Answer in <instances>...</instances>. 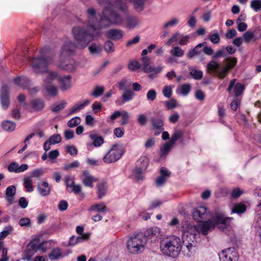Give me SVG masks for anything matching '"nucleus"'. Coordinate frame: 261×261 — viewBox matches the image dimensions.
<instances>
[{
  "instance_id": "1",
  "label": "nucleus",
  "mask_w": 261,
  "mask_h": 261,
  "mask_svg": "<svg viewBox=\"0 0 261 261\" xmlns=\"http://www.w3.org/2000/svg\"><path fill=\"white\" fill-rule=\"evenodd\" d=\"M126 8L125 5L118 1L114 5H109L103 7L102 12L97 16L95 9L89 8L87 10L88 24L92 32L90 33V31L85 28H73L72 34L77 43V46L84 48L93 40L94 36H98L101 34V29L121 24L123 18L118 11H125Z\"/></svg>"
},
{
  "instance_id": "2",
  "label": "nucleus",
  "mask_w": 261,
  "mask_h": 261,
  "mask_svg": "<svg viewBox=\"0 0 261 261\" xmlns=\"http://www.w3.org/2000/svg\"><path fill=\"white\" fill-rule=\"evenodd\" d=\"M54 54L49 47L45 46L39 51V55L33 58H29V62L33 71L36 73H45L43 76L44 85L50 84L59 77L56 71H48V66L53 61Z\"/></svg>"
},
{
  "instance_id": "3",
  "label": "nucleus",
  "mask_w": 261,
  "mask_h": 261,
  "mask_svg": "<svg viewBox=\"0 0 261 261\" xmlns=\"http://www.w3.org/2000/svg\"><path fill=\"white\" fill-rule=\"evenodd\" d=\"M221 57H226V52L224 49L218 50L213 56V60L206 65V71L210 73H214L219 79H223L227 74L229 71L236 65L237 59L235 58H226V64L221 69H219L220 64L215 59Z\"/></svg>"
},
{
  "instance_id": "4",
  "label": "nucleus",
  "mask_w": 261,
  "mask_h": 261,
  "mask_svg": "<svg viewBox=\"0 0 261 261\" xmlns=\"http://www.w3.org/2000/svg\"><path fill=\"white\" fill-rule=\"evenodd\" d=\"M76 48H80L77 46V42L76 44L71 41H66L64 43L60 56L61 62L59 66L60 68L68 72H72L76 69L77 65L75 61L67 58L74 53Z\"/></svg>"
},
{
  "instance_id": "5",
  "label": "nucleus",
  "mask_w": 261,
  "mask_h": 261,
  "mask_svg": "<svg viewBox=\"0 0 261 261\" xmlns=\"http://www.w3.org/2000/svg\"><path fill=\"white\" fill-rule=\"evenodd\" d=\"M181 244L182 241L179 237L172 236L161 240L160 248L164 255L175 258L181 250Z\"/></svg>"
},
{
  "instance_id": "6",
  "label": "nucleus",
  "mask_w": 261,
  "mask_h": 261,
  "mask_svg": "<svg viewBox=\"0 0 261 261\" xmlns=\"http://www.w3.org/2000/svg\"><path fill=\"white\" fill-rule=\"evenodd\" d=\"M198 232L194 228L190 230L183 231L181 250L184 255L187 257H191L195 251V242H197Z\"/></svg>"
},
{
  "instance_id": "7",
  "label": "nucleus",
  "mask_w": 261,
  "mask_h": 261,
  "mask_svg": "<svg viewBox=\"0 0 261 261\" xmlns=\"http://www.w3.org/2000/svg\"><path fill=\"white\" fill-rule=\"evenodd\" d=\"M147 240L143 233H140L129 238L127 242V249L131 253L137 254L143 251Z\"/></svg>"
},
{
  "instance_id": "8",
  "label": "nucleus",
  "mask_w": 261,
  "mask_h": 261,
  "mask_svg": "<svg viewBox=\"0 0 261 261\" xmlns=\"http://www.w3.org/2000/svg\"><path fill=\"white\" fill-rule=\"evenodd\" d=\"M124 154L122 146L118 144L112 146L110 150L104 155L103 160L106 163H113L117 162Z\"/></svg>"
},
{
  "instance_id": "9",
  "label": "nucleus",
  "mask_w": 261,
  "mask_h": 261,
  "mask_svg": "<svg viewBox=\"0 0 261 261\" xmlns=\"http://www.w3.org/2000/svg\"><path fill=\"white\" fill-rule=\"evenodd\" d=\"M232 219V217H226L222 214L217 213L210 220L214 224V228L217 226L219 229H224L229 225Z\"/></svg>"
},
{
  "instance_id": "10",
  "label": "nucleus",
  "mask_w": 261,
  "mask_h": 261,
  "mask_svg": "<svg viewBox=\"0 0 261 261\" xmlns=\"http://www.w3.org/2000/svg\"><path fill=\"white\" fill-rule=\"evenodd\" d=\"M232 219V217H226L222 214L217 213L210 220L214 224V228L217 226L219 229H224L229 225Z\"/></svg>"
},
{
  "instance_id": "11",
  "label": "nucleus",
  "mask_w": 261,
  "mask_h": 261,
  "mask_svg": "<svg viewBox=\"0 0 261 261\" xmlns=\"http://www.w3.org/2000/svg\"><path fill=\"white\" fill-rule=\"evenodd\" d=\"M220 261H238V254L234 247L223 250L219 254Z\"/></svg>"
},
{
  "instance_id": "12",
  "label": "nucleus",
  "mask_w": 261,
  "mask_h": 261,
  "mask_svg": "<svg viewBox=\"0 0 261 261\" xmlns=\"http://www.w3.org/2000/svg\"><path fill=\"white\" fill-rule=\"evenodd\" d=\"M141 20L138 16L135 15H127L123 20L124 26L128 30H134L140 26ZM121 25V24L120 25Z\"/></svg>"
},
{
  "instance_id": "13",
  "label": "nucleus",
  "mask_w": 261,
  "mask_h": 261,
  "mask_svg": "<svg viewBox=\"0 0 261 261\" xmlns=\"http://www.w3.org/2000/svg\"><path fill=\"white\" fill-rule=\"evenodd\" d=\"M14 83L15 85L22 89H27L31 90L30 91L31 94L35 93L38 91L37 87L30 88L31 81L27 77L18 76L14 79Z\"/></svg>"
},
{
  "instance_id": "14",
  "label": "nucleus",
  "mask_w": 261,
  "mask_h": 261,
  "mask_svg": "<svg viewBox=\"0 0 261 261\" xmlns=\"http://www.w3.org/2000/svg\"><path fill=\"white\" fill-rule=\"evenodd\" d=\"M41 246V243L31 242L27 245L26 249L24 251V256L23 257V259H26L28 261L31 260L32 256L37 252L39 250H40Z\"/></svg>"
},
{
  "instance_id": "15",
  "label": "nucleus",
  "mask_w": 261,
  "mask_h": 261,
  "mask_svg": "<svg viewBox=\"0 0 261 261\" xmlns=\"http://www.w3.org/2000/svg\"><path fill=\"white\" fill-rule=\"evenodd\" d=\"M236 79H233L230 81L227 91L230 94H233L235 97L237 98L243 93L245 85L240 83H236Z\"/></svg>"
},
{
  "instance_id": "16",
  "label": "nucleus",
  "mask_w": 261,
  "mask_h": 261,
  "mask_svg": "<svg viewBox=\"0 0 261 261\" xmlns=\"http://www.w3.org/2000/svg\"><path fill=\"white\" fill-rule=\"evenodd\" d=\"M144 163L143 167H136L133 171V175L137 180H143V174L146 170L149 165V160L147 158H143L140 161Z\"/></svg>"
},
{
  "instance_id": "17",
  "label": "nucleus",
  "mask_w": 261,
  "mask_h": 261,
  "mask_svg": "<svg viewBox=\"0 0 261 261\" xmlns=\"http://www.w3.org/2000/svg\"><path fill=\"white\" fill-rule=\"evenodd\" d=\"M208 215V211L207 208L204 206H200L195 208L193 212L194 219L197 222H202L207 218Z\"/></svg>"
},
{
  "instance_id": "18",
  "label": "nucleus",
  "mask_w": 261,
  "mask_h": 261,
  "mask_svg": "<svg viewBox=\"0 0 261 261\" xmlns=\"http://www.w3.org/2000/svg\"><path fill=\"white\" fill-rule=\"evenodd\" d=\"M0 99L2 106L5 110H7L9 106V90L6 85H4L0 91Z\"/></svg>"
},
{
  "instance_id": "19",
  "label": "nucleus",
  "mask_w": 261,
  "mask_h": 261,
  "mask_svg": "<svg viewBox=\"0 0 261 261\" xmlns=\"http://www.w3.org/2000/svg\"><path fill=\"white\" fill-rule=\"evenodd\" d=\"M71 79L70 75H62L58 77L59 87L62 91H66L71 88Z\"/></svg>"
},
{
  "instance_id": "20",
  "label": "nucleus",
  "mask_w": 261,
  "mask_h": 261,
  "mask_svg": "<svg viewBox=\"0 0 261 261\" xmlns=\"http://www.w3.org/2000/svg\"><path fill=\"white\" fill-rule=\"evenodd\" d=\"M80 178L85 186L91 188L94 187V182L97 181V178L92 176L88 170H84Z\"/></svg>"
},
{
  "instance_id": "21",
  "label": "nucleus",
  "mask_w": 261,
  "mask_h": 261,
  "mask_svg": "<svg viewBox=\"0 0 261 261\" xmlns=\"http://www.w3.org/2000/svg\"><path fill=\"white\" fill-rule=\"evenodd\" d=\"M194 228L196 231H197L198 234L197 236V239L199 237V232H201L203 235L205 236L208 233V230L214 228V224L210 220L208 221H205L201 225L199 226L198 229H196L195 226L190 227L188 228L186 230H190L191 228Z\"/></svg>"
},
{
  "instance_id": "22",
  "label": "nucleus",
  "mask_w": 261,
  "mask_h": 261,
  "mask_svg": "<svg viewBox=\"0 0 261 261\" xmlns=\"http://www.w3.org/2000/svg\"><path fill=\"white\" fill-rule=\"evenodd\" d=\"M184 134V132L183 130L175 128L169 142L174 145L177 141H179V143L181 145H185L183 139Z\"/></svg>"
},
{
  "instance_id": "23",
  "label": "nucleus",
  "mask_w": 261,
  "mask_h": 261,
  "mask_svg": "<svg viewBox=\"0 0 261 261\" xmlns=\"http://www.w3.org/2000/svg\"><path fill=\"white\" fill-rule=\"evenodd\" d=\"M160 176L155 180V184L158 187L163 186L171 174L170 171L165 167H161L160 169Z\"/></svg>"
},
{
  "instance_id": "24",
  "label": "nucleus",
  "mask_w": 261,
  "mask_h": 261,
  "mask_svg": "<svg viewBox=\"0 0 261 261\" xmlns=\"http://www.w3.org/2000/svg\"><path fill=\"white\" fill-rule=\"evenodd\" d=\"M106 37L110 39L118 40L121 39L124 36L123 31L118 29H112L106 32Z\"/></svg>"
},
{
  "instance_id": "25",
  "label": "nucleus",
  "mask_w": 261,
  "mask_h": 261,
  "mask_svg": "<svg viewBox=\"0 0 261 261\" xmlns=\"http://www.w3.org/2000/svg\"><path fill=\"white\" fill-rule=\"evenodd\" d=\"M134 96V93L130 90H126L122 95L121 98L115 100V103L117 106H120L126 102L132 100Z\"/></svg>"
},
{
  "instance_id": "26",
  "label": "nucleus",
  "mask_w": 261,
  "mask_h": 261,
  "mask_svg": "<svg viewBox=\"0 0 261 261\" xmlns=\"http://www.w3.org/2000/svg\"><path fill=\"white\" fill-rule=\"evenodd\" d=\"M28 169L27 164H23L19 166V164L13 162L11 163L8 167V170L10 172L20 173Z\"/></svg>"
},
{
  "instance_id": "27",
  "label": "nucleus",
  "mask_w": 261,
  "mask_h": 261,
  "mask_svg": "<svg viewBox=\"0 0 261 261\" xmlns=\"http://www.w3.org/2000/svg\"><path fill=\"white\" fill-rule=\"evenodd\" d=\"M206 44L205 42L199 43L193 49L188 51L187 57L189 59H192L196 56L199 55L203 51V47Z\"/></svg>"
},
{
  "instance_id": "28",
  "label": "nucleus",
  "mask_w": 261,
  "mask_h": 261,
  "mask_svg": "<svg viewBox=\"0 0 261 261\" xmlns=\"http://www.w3.org/2000/svg\"><path fill=\"white\" fill-rule=\"evenodd\" d=\"M37 190L40 195L45 197L50 194L51 189L47 182L43 181L38 184Z\"/></svg>"
},
{
  "instance_id": "29",
  "label": "nucleus",
  "mask_w": 261,
  "mask_h": 261,
  "mask_svg": "<svg viewBox=\"0 0 261 261\" xmlns=\"http://www.w3.org/2000/svg\"><path fill=\"white\" fill-rule=\"evenodd\" d=\"M90 102L89 100L86 99L83 101L75 104L69 110L68 115H71L81 111L87 107Z\"/></svg>"
},
{
  "instance_id": "30",
  "label": "nucleus",
  "mask_w": 261,
  "mask_h": 261,
  "mask_svg": "<svg viewBox=\"0 0 261 261\" xmlns=\"http://www.w3.org/2000/svg\"><path fill=\"white\" fill-rule=\"evenodd\" d=\"M258 34L257 36L254 35V32L252 31H248L243 34V37L245 42L247 43L250 42L252 39H254V41L257 40L261 38V30H258Z\"/></svg>"
},
{
  "instance_id": "31",
  "label": "nucleus",
  "mask_w": 261,
  "mask_h": 261,
  "mask_svg": "<svg viewBox=\"0 0 261 261\" xmlns=\"http://www.w3.org/2000/svg\"><path fill=\"white\" fill-rule=\"evenodd\" d=\"M16 188L14 186H10L6 188V199L9 202L10 204L14 202V196L16 194Z\"/></svg>"
},
{
  "instance_id": "32",
  "label": "nucleus",
  "mask_w": 261,
  "mask_h": 261,
  "mask_svg": "<svg viewBox=\"0 0 261 261\" xmlns=\"http://www.w3.org/2000/svg\"><path fill=\"white\" fill-rule=\"evenodd\" d=\"M67 255L68 254L66 255H63L61 249L59 247H56L54 248L48 254V257L51 260H57L59 259L60 258Z\"/></svg>"
},
{
  "instance_id": "33",
  "label": "nucleus",
  "mask_w": 261,
  "mask_h": 261,
  "mask_svg": "<svg viewBox=\"0 0 261 261\" xmlns=\"http://www.w3.org/2000/svg\"><path fill=\"white\" fill-rule=\"evenodd\" d=\"M97 194L99 199H101L106 194L108 189L107 184L105 181L98 183L97 185Z\"/></svg>"
},
{
  "instance_id": "34",
  "label": "nucleus",
  "mask_w": 261,
  "mask_h": 261,
  "mask_svg": "<svg viewBox=\"0 0 261 261\" xmlns=\"http://www.w3.org/2000/svg\"><path fill=\"white\" fill-rule=\"evenodd\" d=\"M31 106L35 111H39L44 108L45 103L43 100L36 98L31 101Z\"/></svg>"
},
{
  "instance_id": "35",
  "label": "nucleus",
  "mask_w": 261,
  "mask_h": 261,
  "mask_svg": "<svg viewBox=\"0 0 261 261\" xmlns=\"http://www.w3.org/2000/svg\"><path fill=\"white\" fill-rule=\"evenodd\" d=\"M246 211V206L243 203H238L234 204L231 210V213L241 215L244 213Z\"/></svg>"
},
{
  "instance_id": "36",
  "label": "nucleus",
  "mask_w": 261,
  "mask_h": 261,
  "mask_svg": "<svg viewBox=\"0 0 261 261\" xmlns=\"http://www.w3.org/2000/svg\"><path fill=\"white\" fill-rule=\"evenodd\" d=\"M173 146L169 141L165 142L160 148L161 158H166Z\"/></svg>"
},
{
  "instance_id": "37",
  "label": "nucleus",
  "mask_w": 261,
  "mask_h": 261,
  "mask_svg": "<svg viewBox=\"0 0 261 261\" xmlns=\"http://www.w3.org/2000/svg\"><path fill=\"white\" fill-rule=\"evenodd\" d=\"M190 75L195 80H199L203 77V72L201 70H197L193 66H189V68Z\"/></svg>"
},
{
  "instance_id": "38",
  "label": "nucleus",
  "mask_w": 261,
  "mask_h": 261,
  "mask_svg": "<svg viewBox=\"0 0 261 261\" xmlns=\"http://www.w3.org/2000/svg\"><path fill=\"white\" fill-rule=\"evenodd\" d=\"M160 229L157 227H151L145 231L143 235L146 238H152L157 236V234L160 233Z\"/></svg>"
},
{
  "instance_id": "39",
  "label": "nucleus",
  "mask_w": 261,
  "mask_h": 261,
  "mask_svg": "<svg viewBox=\"0 0 261 261\" xmlns=\"http://www.w3.org/2000/svg\"><path fill=\"white\" fill-rule=\"evenodd\" d=\"M150 121L152 125L156 128L161 130V131L164 130L163 125L164 122L163 120L159 117H151Z\"/></svg>"
},
{
  "instance_id": "40",
  "label": "nucleus",
  "mask_w": 261,
  "mask_h": 261,
  "mask_svg": "<svg viewBox=\"0 0 261 261\" xmlns=\"http://www.w3.org/2000/svg\"><path fill=\"white\" fill-rule=\"evenodd\" d=\"M89 137L93 141V145L96 147L100 146L104 143L103 138L97 134H91Z\"/></svg>"
},
{
  "instance_id": "41",
  "label": "nucleus",
  "mask_w": 261,
  "mask_h": 261,
  "mask_svg": "<svg viewBox=\"0 0 261 261\" xmlns=\"http://www.w3.org/2000/svg\"><path fill=\"white\" fill-rule=\"evenodd\" d=\"M97 3H98L99 5H101V6H103L104 7L106 6H109V5H114L117 2H120V3H122L124 5H125V6H126V10L125 11H121V12L122 13H127V4L123 2L122 0H115V1L114 2H111V1H110V0H96Z\"/></svg>"
},
{
  "instance_id": "42",
  "label": "nucleus",
  "mask_w": 261,
  "mask_h": 261,
  "mask_svg": "<svg viewBox=\"0 0 261 261\" xmlns=\"http://www.w3.org/2000/svg\"><path fill=\"white\" fill-rule=\"evenodd\" d=\"M134 5V9L138 12H142L144 9V3L148 0H129Z\"/></svg>"
},
{
  "instance_id": "43",
  "label": "nucleus",
  "mask_w": 261,
  "mask_h": 261,
  "mask_svg": "<svg viewBox=\"0 0 261 261\" xmlns=\"http://www.w3.org/2000/svg\"><path fill=\"white\" fill-rule=\"evenodd\" d=\"M2 126L3 129L7 132H13L16 128L15 123L9 120L3 121Z\"/></svg>"
},
{
  "instance_id": "44",
  "label": "nucleus",
  "mask_w": 261,
  "mask_h": 261,
  "mask_svg": "<svg viewBox=\"0 0 261 261\" xmlns=\"http://www.w3.org/2000/svg\"><path fill=\"white\" fill-rule=\"evenodd\" d=\"M32 182L33 180L31 176L25 177L23 179V185L28 192H32L34 191Z\"/></svg>"
},
{
  "instance_id": "45",
  "label": "nucleus",
  "mask_w": 261,
  "mask_h": 261,
  "mask_svg": "<svg viewBox=\"0 0 261 261\" xmlns=\"http://www.w3.org/2000/svg\"><path fill=\"white\" fill-rule=\"evenodd\" d=\"M43 87L49 96H55L57 94L58 89L55 85L50 84L43 85Z\"/></svg>"
},
{
  "instance_id": "46",
  "label": "nucleus",
  "mask_w": 261,
  "mask_h": 261,
  "mask_svg": "<svg viewBox=\"0 0 261 261\" xmlns=\"http://www.w3.org/2000/svg\"><path fill=\"white\" fill-rule=\"evenodd\" d=\"M142 62V68L143 70L146 73H149L150 71V59L148 57H143L141 58Z\"/></svg>"
},
{
  "instance_id": "47",
  "label": "nucleus",
  "mask_w": 261,
  "mask_h": 261,
  "mask_svg": "<svg viewBox=\"0 0 261 261\" xmlns=\"http://www.w3.org/2000/svg\"><path fill=\"white\" fill-rule=\"evenodd\" d=\"M171 55L174 56L177 58L182 57L185 54L184 50L178 46L173 47L170 51Z\"/></svg>"
},
{
  "instance_id": "48",
  "label": "nucleus",
  "mask_w": 261,
  "mask_h": 261,
  "mask_svg": "<svg viewBox=\"0 0 261 261\" xmlns=\"http://www.w3.org/2000/svg\"><path fill=\"white\" fill-rule=\"evenodd\" d=\"M88 48L90 53L93 55L99 54L102 51L101 46L95 43H92Z\"/></svg>"
},
{
  "instance_id": "49",
  "label": "nucleus",
  "mask_w": 261,
  "mask_h": 261,
  "mask_svg": "<svg viewBox=\"0 0 261 261\" xmlns=\"http://www.w3.org/2000/svg\"><path fill=\"white\" fill-rule=\"evenodd\" d=\"M14 228L11 225L5 227L4 230L0 232V240L4 239L13 231Z\"/></svg>"
},
{
  "instance_id": "50",
  "label": "nucleus",
  "mask_w": 261,
  "mask_h": 261,
  "mask_svg": "<svg viewBox=\"0 0 261 261\" xmlns=\"http://www.w3.org/2000/svg\"><path fill=\"white\" fill-rule=\"evenodd\" d=\"M103 48L107 53H111L115 51L114 44L111 40H107L105 42Z\"/></svg>"
},
{
  "instance_id": "51",
  "label": "nucleus",
  "mask_w": 261,
  "mask_h": 261,
  "mask_svg": "<svg viewBox=\"0 0 261 261\" xmlns=\"http://www.w3.org/2000/svg\"><path fill=\"white\" fill-rule=\"evenodd\" d=\"M81 118L76 116L70 119L67 122V125L69 127H74L77 126L81 123Z\"/></svg>"
},
{
  "instance_id": "52",
  "label": "nucleus",
  "mask_w": 261,
  "mask_h": 261,
  "mask_svg": "<svg viewBox=\"0 0 261 261\" xmlns=\"http://www.w3.org/2000/svg\"><path fill=\"white\" fill-rule=\"evenodd\" d=\"M90 210L92 211L104 213L107 211V207L103 204H97L92 205L90 207Z\"/></svg>"
},
{
  "instance_id": "53",
  "label": "nucleus",
  "mask_w": 261,
  "mask_h": 261,
  "mask_svg": "<svg viewBox=\"0 0 261 261\" xmlns=\"http://www.w3.org/2000/svg\"><path fill=\"white\" fill-rule=\"evenodd\" d=\"M250 7L256 12L259 11L261 10V0H252Z\"/></svg>"
},
{
  "instance_id": "54",
  "label": "nucleus",
  "mask_w": 261,
  "mask_h": 261,
  "mask_svg": "<svg viewBox=\"0 0 261 261\" xmlns=\"http://www.w3.org/2000/svg\"><path fill=\"white\" fill-rule=\"evenodd\" d=\"M53 145L59 143L62 140V137L59 134H55L51 136L48 140Z\"/></svg>"
},
{
  "instance_id": "55",
  "label": "nucleus",
  "mask_w": 261,
  "mask_h": 261,
  "mask_svg": "<svg viewBox=\"0 0 261 261\" xmlns=\"http://www.w3.org/2000/svg\"><path fill=\"white\" fill-rule=\"evenodd\" d=\"M179 37L180 39L178 41V44L181 46L187 45L191 38L190 35H184L180 34Z\"/></svg>"
},
{
  "instance_id": "56",
  "label": "nucleus",
  "mask_w": 261,
  "mask_h": 261,
  "mask_svg": "<svg viewBox=\"0 0 261 261\" xmlns=\"http://www.w3.org/2000/svg\"><path fill=\"white\" fill-rule=\"evenodd\" d=\"M104 92V88L103 87L96 86L90 95L96 97H98L101 95Z\"/></svg>"
},
{
  "instance_id": "57",
  "label": "nucleus",
  "mask_w": 261,
  "mask_h": 261,
  "mask_svg": "<svg viewBox=\"0 0 261 261\" xmlns=\"http://www.w3.org/2000/svg\"><path fill=\"white\" fill-rule=\"evenodd\" d=\"M156 92L155 90L153 89H149L146 94V97L147 100L151 101H154L156 99Z\"/></svg>"
},
{
  "instance_id": "58",
  "label": "nucleus",
  "mask_w": 261,
  "mask_h": 261,
  "mask_svg": "<svg viewBox=\"0 0 261 261\" xmlns=\"http://www.w3.org/2000/svg\"><path fill=\"white\" fill-rule=\"evenodd\" d=\"M74 178L71 176H66L65 178V184L67 189L71 188L74 185Z\"/></svg>"
},
{
  "instance_id": "59",
  "label": "nucleus",
  "mask_w": 261,
  "mask_h": 261,
  "mask_svg": "<svg viewBox=\"0 0 261 261\" xmlns=\"http://www.w3.org/2000/svg\"><path fill=\"white\" fill-rule=\"evenodd\" d=\"M191 89V85L189 84H183L180 87V92L182 95L187 96Z\"/></svg>"
},
{
  "instance_id": "60",
  "label": "nucleus",
  "mask_w": 261,
  "mask_h": 261,
  "mask_svg": "<svg viewBox=\"0 0 261 261\" xmlns=\"http://www.w3.org/2000/svg\"><path fill=\"white\" fill-rule=\"evenodd\" d=\"M121 116V124L122 125H125L128 123V120L129 119V114L127 112L125 111H121V114L120 115Z\"/></svg>"
},
{
  "instance_id": "61",
  "label": "nucleus",
  "mask_w": 261,
  "mask_h": 261,
  "mask_svg": "<svg viewBox=\"0 0 261 261\" xmlns=\"http://www.w3.org/2000/svg\"><path fill=\"white\" fill-rule=\"evenodd\" d=\"M141 67V64L137 61H131L128 65V68L132 71H135L138 69L140 68Z\"/></svg>"
},
{
  "instance_id": "62",
  "label": "nucleus",
  "mask_w": 261,
  "mask_h": 261,
  "mask_svg": "<svg viewBox=\"0 0 261 261\" xmlns=\"http://www.w3.org/2000/svg\"><path fill=\"white\" fill-rule=\"evenodd\" d=\"M66 105V101L62 100L60 104L55 106V107L52 108L51 110L53 112L58 113L60 110L64 109Z\"/></svg>"
},
{
  "instance_id": "63",
  "label": "nucleus",
  "mask_w": 261,
  "mask_h": 261,
  "mask_svg": "<svg viewBox=\"0 0 261 261\" xmlns=\"http://www.w3.org/2000/svg\"><path fill=\"white\" fill-rule=\"evenodd\" d=\"M80 166V163L78 161H74L72 163L66 164L64 166V170H69L72 168H75L79 167Z\"/></svg>"
},
{
  "instance_id": "64",
  "label": "nucleus",
  "mask_w": 261,
  "mask_h": 261,
  "mask_svg": "<svg viewBox=\"0 0 261 261\" xmlns=\"http://www.w3.org/2000/svg\"><path fill=\"white\" fill-rule=\"evenodd\" d=\"M176 105V101L174 99H171L165 102V106L168 110H171L175 108Z\"/></svg>"
}]
</instances>
